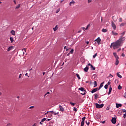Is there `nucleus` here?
<instances>
[{
	"mask_svg": "<svg viewBox=\"0 0 126 126\" xmlns=\"http://www.w3.org/2000/svg\"><path fill=\"white\" fill-rule=\"evenodd\" d=\"M122 57H125V54L123 53V54H122Z\"/></svg>",
	"mask_w": 126,
	"mask_h": 126,
	"instance_id": "nucleus-59",
	"label": "nucleus"
},
{
	"mask_svg": "<svg viewBox=\"0 0 126 126\" xmlns=\"http://www.w3.org/2000/svg\"><path fill=\"white\" fill-rule=\"evenodd\" d=\"M104 82L101 83L100 85V86L99 87V89H101L103 86H104Z\"/></svg>",
	"mask_w": 126,
	"mask_h": 126,
	"instance_id": "nucleus-16",
	"label": "nucleus"
},
{
	"mask_svg": "<svg viewBox=\"0 0 126 126\" xmlns=\"http://www.w3.org/2000/svg\"><path fill=\"white\" fill-rule=\"evenodd\" d=\"M94 87H96L97 85H98V84L97 83L96 81L94 82Z\"/></svg>",
	"mask_w": 126,
	"mask_h": 126,
	"instance_id": "nucleus-24",
	"label": "nucleus"
},
{
	"mask_svg": "<svg viewBox=\"0 0 126 126\" xmlns=\"http://www.w3.org/2000/svg\"><path fill=\"white\" fill-rule=\"evenodd\" d=\"M101 102V100H99V101H98L99 104H100Z\"/></svg>",
	"mask_w": 126,
	"mask_h": 126,
	"instance_id": "nucleus-64",
	"label": "nucleus"
},
{
	"mask_svg": "<svg viewBox=\"0 0 126 126\" xmlns=\"http://www.w3.org/2000/svg\"><path fill=\"white\" fill-rule=\"evenodd\" d=\"M23 51H24V52H26V48H24L23 49Z\"/></svg>",
	"mask_w": 126,
	"mask_h": 126,
	"instance_id": "nucleus-55",
	"label": "nucleus"
},
{
	"mask_svg": "<svg viewBox=\"0 0 126 126\" xmlns=\"http://www.w3.org/2000/svg\"><path fill=\"white\" fill-rule=\"evenodd\" d=\"M25 76H28V73H26L25 74Z\"/></svg>",
	"mask_w": 126,
	"mask_h": 126,
	"instance_id": "nucleus-58",
	"label": "nucleus"
},
{
	"mask_svg": "<svg viewBox=\"0 0 126 126\" xmlns=\"http://www.w3.org/2000/svg\"><path fill=\"white\" fill-rule=\"evenodd\" d=\"M75 3V1H74V0H72L71 2H70L69 5L70 6H71V5H74Z\"/></svg>",
	"mask_w": 126,
	"mask_h": 126,
	"instance_id": "nucleus-9",
	"label": "nucleus"
},
{
	"mask_svg": "<svg viewBox=\"0 0 126 126\" xmlns=\"http://www.w3.org/2000/svg\"><path fill=\"white\" fill-rule=\"evenodd\" d=\"M70 105H72V106H74L75 105V103H72V102H70Z\"/></svg>",
	"mask_w": 126,
	"mask_h": 126,
	"instance_id": "nucleus-41",
	"label": "nucleus"
},
{
	"mask_svg": "<svg viewBox=\"0 0 126 126\" xmlns=\"http://www.w3.org/2000/svg\"><path fill=\"white\" fill-rule=\"evenodd\" d=\"M43 75H45V74H46V72H43Z\"/></svg>",
	"mask_w": 126,
	"mask_h": 126,
	"instance_id": "nucleus-61",
	"label": "nucleus"
},
{
	"mask_svg": "<svg viewBox=\"0 0 126 126\" xmlns=\"http://www.w3.org/2000/svg\"><path fill=\"white\" fill-rule=\"evenodd\" d=\"M78 89L80 91H82V92H84V93H81V94L82 95H85V94H86V91L84 89V88L81 87V88H79Z\"/></svg>",
	"mask_w": 126,
	"mask_h": 126,
	"instance_id": "nucleus-4",
	"label": "nucleus"
},
{
	"mask_svg": "<svg viewBox=\"0 0 126 126\" xmlns=\"http://www.w3.org/2000/svg\"><path fill=\"white\" fill-rule=\"evenodd\" d=\"M87 44L88 45L89 44V41H86Z\"/></svg>",
	"mask_w": 126,
	"mask_h": 126,
	"instance_id": "nucleus-62",
	"label": "nucleus"
},
{
	"mask_svg": "<svg viewBox=\"0 0 126 126\" xmlns=\"http://www.w3.org/2000/svg\"><path fill=\"white\" fill-rule=\"evenodd\" d=\"M54 31H57L58 30V25H56L55 28H53Z\"/></svg>",
	"mask_w": 126,
	"mask_h": 126,
	"instance_id": "nucleus-20",
	"label": "nucleus"
},
{
	"mask_svg": "<svg viewBox=\"0 0 126 126\" xmlns=\"http://www.w3.org/2000/svg\"><path fill=\"white\" fill-rule=\"evenodd\" d=\"M113 55L116 58V59H119V56H118V55H117V53L116 52H114L113 53Z\"/></svg>",
	"mask_w": 126,
	"mask_h": 126,
	"instance_id": "nucleus-13",
	"label": "nucleus"
},
{
	"mask_svg": "<svg viewBox=\"0 0 126 126\" xmlns=\"http://www.w3.org/2000/svg\"><path fill=\"white\" fill-rule=\"evenodd\" d=\"M112 18H113V20L114 21H117V20H115V19H114V18H115V16H114L112 17Z\"/></svg>",
	"mask_w": 126,
	"mask_h": 126,
	"instance_id": "nucleus-54",
	"label": "nucleus"
},
{
	"mask_svg": "<svg viewBox=\"0 0 126 126\" xmlns=\"http://www.w3.org/2000/svg\"><path fill=\"white\" fill-rule=\"evenodd\" d=\"M123 43L124 42H123V40L122 39H119L115 42L111 43L110 48H113L114 50H116V49H119L120 47H122V45H123Z\"/></svg>",
	"mask_w": 126,
	"mask_h": 126,
	"instance_id": "nucleus-1",
	"label": "nucleus"
},
{
	"mask_svg": "<svg viewBox=\"0 0 126 126\" xmlns=\"http://www.w3.org/2000/svg\"><path fill=\"white\" fill-rule=\"evenodd\" d=\"M45 121H46V118H43V119L41 120V123H44Z\"/></svg>",
	"mask_w": 126,
	"mask_h": 126,
	"instance_id": "nucleus-30",
	"label": "nucleus"
},
{
	"mask_svg": "<svg viewBox=\"0 0 126 126\" xmlns=\"http://www.w3.org/2000/svg\"><path fill=\"white\" fill-rule=\"evenodd\" d=\"M12 49H13V47L10 46V47H9L7 49V51H8V52H9L10 51H11V50H12Z\"/></svg>",
	"mask_w": 126,
	"mask_h": 126,
	"instance_id": "nucleus-17",
	"label": "nucleus"
},
{
	"mask_svg": "<svg viewBox=\"0 0 126 126\" xmlns=\"http://www.w3.org/2000/svg\"><path fill=\"white\" fill-rule=\"evenodd\" d=\"M124 97L126 98V93L124 94Z\"/></svg>",
	"mask_w": 126,
	"mask_h": 126,
	"instance_id": "nucleus-51",
	"label": "nucleus"
},
{
	"mask_svg": "<svg viewBox=\"0 0 126 126\" xmlns=\"http://www.w3.org/2000/svg\"><path fill=\"white\" fill-rule=\"evenodd\" d=\"M95 92H96V90H95V89H94V90H93L91 91V93H92V94L95 93Z\"/></svg>",
	"mask_w": 126,
	"mask_h": 126,
	"instance_id": "nucleus-28",
	"label": "nucleus"
},
{
	"mask_svg": "<svg viewBox=\"0 0 126 126\" xmlns=\"http://www.w3.org/2000/svg\"><path fill=\"white\" fill-rule=\"evenodd\" d=\"M123 22V18H119V22Z\"/></svg>",
	"mask_w": 126,
	"mask_h": 126,
	"instance_id": "nucleus-35",
	"label": "nucleus"
},
{
	"mask_svg": "<svg viewBox=\"0 0 126 126\" xmlns=\"http://www.w3.org/2000/svg\"><path fill=\"white\" fill-rule=\"evenodd\" d=\"M95 41L97 42L98 45L101 44V38L100 37H98Z\"/></svg>",
	"mask_w": 126,
	"mask_h": 126,
	"instance_id": "nucleus-6",
	"label": "nucleus"
},
{
	"mask_svg": "<svg viewBox=\"0 0 126 126\" xmlns=\"http://www.w3.org/2000/svg\"><path fill=\"white\" fill-rule=\"evenodd\" d=\"M112 89H113V88H112L111 87H110L109 91L108 92V95H110V94H111V92H112Z\"/></svg>",
	"mask_w": 126,
	"mask_h": 126,
	"instance_id": "nucleus-18",
	"label": "nucleus"
},
{
	"mask_svg": "<svg viewBox=\"0 0 126 126\" xmlns=\"http://www.w3.org/2000/svg\"><path fill=\"white\" fill-rule=\"evenodd\" d=\"M84 126V122L82 121L81 123V126Z\"/></svg>",
	"mask_w": 126,
	"mask_h": 126,
	"instance_id": "nucleus-31",
	"label": "nucleus"
},
{
	"mask_svg": "<svg viewBox=\"0 0 126 126\" xmlns=\"http://www.w3.org/2000/svg\"><path fill=\"white\" fill-rule=\"evenodd\" d=\"M22 76V74H20L19 76V78L20 79L21 78V77Z\"/></svg>",
	"mask_w": 126,
	"mask_h": 126,
	"instance_id": "nucleus-45",
	"label": "nucleus"
},
{
	"mask_svg": "<svg viewBox=\"0 0 126 126\" xmlns=\"http://www.w3.org/2000/svg\"><path fill=\"white\" fill-rule=\"evenodd\" d=\"M64 49H66V51H68V49H67V46H64Z\"/></svg>",
	"mask_w": 126,
	"mask_h": 126,
	"instance_id": "nucleus-49",
	"label": "nucleus"
},
{
	"mask_svg": "<svg viewBox=\"0 0 126 126\" xmlns=\"http://www.w3.org/2000/svg\"><path fill=\"white\" fill-rule=\"evenodd\" d=\"M55 112H54V111H50V113H51V114H54Z\"/></svg>",
	"mask_w": 126,
	"mask_h": 126,
	"instance_id": "nucleus-57",
	"label": "nucleus"
},
{
	"mask_svg": "<svg viewBox=\"0 0 126 126\" xmlns=\"http://www.w3.org/2000/svg\"><path fill=\"white\" fill-rule=\"evenodd\" d=\"M88 69H89V68L87 66L84 68V70L85 72H88Z\"/></svg>",
	"mask_w": 126,
	"mask_h": 126,
	"instance_id": "nucleus-12",
	"label": "nucleus"
},
{
	"mask_svg": "<svg viewBox=\"0 0 126 126\" xmlns=\"http://www.w3.org/2000/svg\"><path fill=\"white\" fill-rule=\"evenodd\" d=\"M50 94V92H47L46 94L45 95V96H46V95H48V94Z\"/></svg>",
	"mask_w": 126,
	"mask_h": 126,
	"instance_id": "nucleus-53",
	"label": "nucleus"
},
{
	"mask_svg": "<svg viewBox=\"0 0 126 126\" xmlns=\"http://www.w3.org/2000/svg\"><path fill=\"white\" fill-rule=\"evenodd\" d=\"M94 99H98V96H99V94H94Z\"/></svg>",
	"mask_w": 126,
	"mask_h": 126,
	"instance_id": "nucleus-14",
	"label": "nucleus"
},
{
	"mask_svg": "<svg viewBox=\"0 0 126 126\" xmlns=\"http://www.w3.org/2000/svg\"><path fill=\"white\" fill-rule=\"evenodd\" d=\"M60 11H61V9L59 8L57 10L56 13H59V12H60Z\"/></svg>",
	"mask_w": 126,
	"mask_h": 126,
	"instance_id": "nucleus-33",
	"label": "nucleus"
},
{
	"mask_svg": "<svg viewBox=\"0 0 126 126\" xmlns=\"http://www.w3.org/2000/svg\"><path fill=\"white\" fill-rule=\"evenodd\" d=\"M125 23H122L121 25H120V26H125Z\"/></svg>",
	"mask_w": 126,
	"mask_h": 126,
	"instance_id": "nucleus-47",
	"label": "nucleus"
},
{
	"mask_svg": "<svg viewBox=\"0 0 126 126\" xmlns=\"http://www.w3.org/2000/svg\"><path fill=\"white\" fill-rule=\"evenodd\" d=\"M20 7V4H19L15 8V9H18Z\"/></svg>",
	"mask_w": 126,
	"mask_h": 126,
	"instance_id": "nucleus-27",
	"label": "nucleus"
},
{
	"mask_svg": "<svg viewBox=\"0 0 126 126\" xmlns=\"http://www.w3.org/2000/svg\"><path fill=\"white\" fill-rule=\"evenodd\" d=\"M108 85H107V84L105 85V86H104V88L105 89H108Z\"/></svg>",
	"mask_w": 126,
	"mask_h": 126,
	"instance_id": "nucleus-38",
	"label": "nucleus"
},
{
	"mask_svg": "<svg viewBox=\"0 0 126 126\" xmlns=\"http://www.w3.org/2000/svg\"><path fill=\"white\" fill-rule=\"evenodd\" d=\"M111 26L114 30H116V29H117V26H116V24H115V23H114V22H112Z\"/></svg>",
	"mask_w": 126,
	"mask_h": 126,
	"instance_id": "nucleus-5",
	"label": "nucleus"
},
{
	"mask_svg": "<svg viewBox=\"0 0 126 126\" xmlns=\"http://www.w3.org/2000/svg\"><path fill=\"white\" fill-rule=\"evenodd\" d=\"M116 60L115 64L116 65H118V64H119V58H116Z\"/></svg>",
	"mask_w": 126,
	"mask_h": 126,
	"instance_id": "nucleus-15",
	"label": "nucleus"
},
{
	"mask_svg": "<svg viewBox=\"0 0 126 126\" xmlns=\"http://www.w3.org/2000/svg\"><path fill=\"white\" fill-rule=\"evenodd\" d=\"M102 32H103L104 33H106V32H107L108 31L107 29H103L102 30Z\"/></svg>",
	"mask_w": 126,
	"mask_h": 126,
	"instance_id": "nucleus-21",
	"label": "nucleus"
},
{
	"mask_svg": "<svg viewBox=\"0 0 126 126\" xmlns=\"http://www.w3.org/2000/svg\"><path fill=\"white\" fill-rule=\"evenodd\" d=\"M95 107L97 109H101L104 107V104H99L98 103H95Z\"/></svg>",
	"mask_w": 126,
	"mask_h": 126,
	"instance_id": "nucleus-3",
	"label": "nucleus"
},
{
	"mask_svg": "<svg viewBox=\"0 0 126 126\" xmlns=\"http://www.w3.org/2000/svg\"><path fill=\"white\" fill-rule=\"evenodd\" d=\"M59 109L61 112H64V108L62 105H59Z\"/></svg>",
	"mask_w": 126,
	"mask_h": 126,
	"instance_id": "nucleus-8",
	"label": "nucleus"
},
{
	"mask_svg": "<svg viewBox=\"0 0 126 126\" xmlns=\"http://www.w3.org/2000/svg\"><path fill=\"white\" fill-rule=\"evenodd\" d=\"M94 90H95V91L97 92V91H98V90H100V89H99V88L98 89V88H95Z\"/></svg>",
	"mask_w": 126,
	"mask_h": 126,
	"instance_id": "nucleus-44",
	"label": "nucleus"
},
{
	"mask_svg": "<svg viewBox=\"0 0 126 126\" xmlns=\"http://www.w3.org/2000/svg\"><path fill=\"white\" fill-rule=\"evenodd\" d=\"M73 111L75 112H77V108L74 107Z\"/></svg>",
	"mask_w": 126,
	"mask_h": 126,
	"instance_id": "nucleus-39",
	"label": "nucleus"
},
{
	"mask_svg": "<svg viewBox=\"0 0 126 126\" xmlns=\"http://www.w3.org/2000/svg\"><path fill=\"white\" fill-rule=\"evenodd\" d=\"M92 2V0H88V3H90Z\"/></svg>",
	"mask_w": 126,
	"mask_h": 126,
	"instance_id": "nucleus-40",
	"label": "nucleus"
},
{
	"mask_svg": "<svg viewBox=\"0 0 126 126\" xmlns=\"http://www.w3.org/2000/svg\"><path fill=\"white\" fill-rule=\"evenodd\" d=\"M126 34V32H123L121 33L120 34L121 35L119 39H121L123 40V42H124L126 40V37H124V35Z\"/></svg>",
	"mask_w": 126,
	"mask_h": 126,
	"instance_id": "nucleus-2",
	"label": "nucleus"
},
{
	"mask_svg": "<svg viewBox=\"0 0 126 126\" xmlns=\"http://www.w3.org/2000/svg\"><path fill=\"white\" fill-rule=\"evenodd\" d=\"M86 124L87 125V126H89V125H90V122L86 121Z\"/></svg>",
	"mask_w": 126,
	"mask_h": 126,
	"instance_id": "nucleus-32",
	"label": "nucleus"
},
{
	"mask_svg": "<svg viewBox=\"0 0 126 126\" xmlns=\"http://www.w3.org/2000/svg\"><path fill=\"white\" fill-rule=\"evenodd\" d=\"M29 109H34V106H31L29 107Z\"/></svg>",
	"mask_w": 126,
	"mask_h": 126,
	"instance_id": "nucleus-50",
	"label": "nucleus"
},
{
	"mask_svg": "<svg viewBox=\"0 0 126 126\" xmlns=\"http://www.w3.org/2000/svg\"><path fill=\"white\" fill-rule=\"evenodd\" d=\"M117 76H118L119 77V78H122V75H121L120 74H119V73H117Z\"/></svg>",
	"mask_w": 126,
	"mask_h": 126,
	"instance_id": "nucleus-23",
	"label": "nucleus"
},
{
	"mask_svg": "<svg viewBox=\"0 0 126 126\" xmlns=\"http://www.w3.org/2000/svg\"><path fill=\"white\" fill-rule=\"evenodd\" d=\"M88 66H90L91 67H93V65H92L91 63H89V64H88Z\"/></svg>",
	"mask_w": 126,
	"mask_h": 126,
	"instance_id": "nucleus-42",
	"label": "nucleus"
},
{
	"mask_svg": "<svg viewBox=\"0 0 126 126\" xmlns=\"http://www.w3.org/2000/svg\"><path fill=\"white\" fill-rule=\"evenodd\" d=\"M112 35H113V36H118V33L115 32V31H113L112 32Z\"/></svg>",
	"mask_w": 126,
	"mask_h": 126,
	"instance_id": "nucleus-10",
	"label": "nucleus"
},
{
	"mask_svg": "<svg viewBox=\"0 0 126 126\" xmlns=\"http://www.w3.org/2000/svg\"><path fill=\"white\" fill-rule=\"evenodd\" d=\"M121 48L119 49L118 50V52H120V51H121Z\"/></svg>",
	"mask_w": 126,
	"mask_h": 126,
	"instance_id": "nucleus-63",
	"label": "nucleus"
},
{
	"mask_svg": "<svg viewBox=\"0 0 126 126\" xmlns=\"http://www.w3.org/2000/svg\"><path fill=\"white\" fill-rule=\"evenodd\" d=\"M118 89L119 90H121V89H122V86H121V85H119V86H118Z\"/></svg>",
	"mask_w": 126,
	"mask_h": 126,
	"instance_id": "nucleus-34",
	"label": "nucleus"
},
{
	"mask_svg": "<svg viewBox=\"0 0 126 126\" xmlns=\"http://www.w3.org/2000/svg\"><path fill=\"white\" fill-rule=\"evenodd\" d=\"M85 119H86V117H83L82 118V122H84L85 121Z\"/></svg>",
	"mask_w": 126,
	"mask_h": 126,
	"instance_id": "nucleus-36",
	"label": "nucleus"
},
{
	"mask_svg": "<svg viewBox=\"0 0 126 126\" xmlns=\"http://www.w3.org/2000/svg\"><path fill=\"white\" fill-rule=\"evenodd\" d=\"M73 52H74V50L73 49H71V50L69 52V54H73Z\"/></svg>",
	"mask_w": 126,
	"mask_h": 126,
	"instance_id": "nucleus-26",
	"label": "nucleus"
},
{
	"mask_svg": "<svg viewBox=\"0 0 126 126\" xmlns=\"http://www.w3.org/2000/svg\"><path fill=\"white\" fill-rule=\"evenodd\" d=\"M11 33L12 34V35H13V36L15 35V31L12 30L11 31Z\"/></svg>",
	"mask_w": 126,
	"mask_h": 126,
	"instance_id": "nucleus-19",
	"label": "nucleus"
},
{
	"mask_svg": "<svg viewBox=\"0 0 126 126\" xmlns=\"http://www.w3.org/2000/svg\"><path fill=\"white\" fill-rule=\"evenodd\" d=\"M111 122L112 123V124H116V123H117V119H116V118L113 117L111 120Z\"/></svg>",
	"mask_w": 126,
	"mask_h": 126,
	"instance_id": "nucleus-7",
	"label": "nucleus"
},
{
	"mask_svg": "<svg viewBox=\"0 0 126 126\" xmlns=\"http://www.w3.org/2000/svg\"><path fill=\"white\" fill-rule=\"evenodd\" d=\"M91 69H92L93 70H95V67L93 66V67H91Z\"/></svg>",
	"mask_w": 126,
	"mask_h": 126,
	"instance_id": "nucleus-29",
	"label": "nucleus"
},
{
	"mask_svg": "<svg viewBox=\"0 0 126 126\" xmlns=\"http://www.w3.org/2000/svg\"><path fill=\"white\" fill-rule=\"evenodd\" d=\"M14 2L15 4H16V1H15V0H14Z\"/></svg>",
	"mask_w": 126,
	"mask_h": 126,
	"instance_id": "nucleus-60",
	"label": "nucleus"
},
{
	"mask_svg": "<svg viewBox=\"0 0 126 126\" xmlns=\"http://www.w3.org/2000/svg\"><path fill=\"white\" fill-rule=\"evenodd\" d=\"M77 77L78 78L79 80L81 79L80 76H79V74H76Z\"/></svg>",
	"mask_w": 126,
	"mask_h": 126,
	"instance_id": "nucleus-25",
	"label": "nucleus"
},
{
	"mask_svg": "<svg viewBox=\"0 0 126 126\" xmlns=\"http://www.w3.org/2000/svg\"><path fill=\"white\" fill-rule=\"evenodd\" d=\"M96 57H97V53H95V54L93 56L94 59H95V58H96Z\"/></svg>",
	"mask_w": 126,
	"mask_h": 126,
	"instance_id": "nucleus-37",
	"label": "nucleus"
},
{
	"mask_svg": "<svg viewBox=\"0 0 126 126\" xmlns=\"http://www.w3.org/2000/svg\"><path fill=\"white\" fill-rule=\"evenodd\" d=\"M10 40L11 41V43H13V41H14V40L13 39V37H10Z\"/></svg>",
	"mask_w": 126,
	"mask_h": 126,
	"instance_id": "nucleus-22",
	"label": "nucleus"
},
{
	"mask_svg": "<svg viewBox=\"0 0 126 126\" xmlns=\"http://www.w3.org/2000/svg\"><path fill=\"white\" fill-rule=\"evenodd\" d=\"M12 126V125L10 123H8L7 124V126Z\"/></svg>",
	"mask_w": 126,
	"mask_h": 126,
	"instance_id": "nucleus-46",
	"label": "nucleus"
},
{
	"mask_svg": "<svg viewBox=\"0 0 126 126\" xmlns=\"http://www.w3.org/2000/svg\"><path fill=\"white\" fill-rule=\"evenodd\" d=\"M124 118L125 119L126 118V113L124 114Z\"/></svg>",
	"mask_w": 126,
	"mask_h": 126,
	"instance_id": "nucleus-52",
	"label": "nucleus"
},
{
	"mask_svg": "<svg viewBox=\"0 0 126 126\" xmlns=\"http://www.w3.org/2000/svg\"><path fill=\"white\" fill-rule=\"evenodd\" d=\"M122 104L116 103V108H117L122 107Z\"/></svg>",
	"mask_w": 126,
	"mask_h": 126,
	"instance_id": "nucleus-11",
	"label": "nucleus"
},
{
	"mask_svg": "<svg viewBox=\"0 0 126 126\" xmlns=\"http://www.w3.org/2000/svg\"><path fill=\"white\" fill-rule=\"evenodd\" d=\"M122 111H123V113H126V109H123V110H122Z\"/></svg>",
	"mask_w": 126,
	"mask_h": 126,
	"instance_id": "nucleus-48",
	"label": "nucleus"
},
{
	"mask_svg": "<svg viewBox=\"0 0 126 126\" xmlns=\"http://www.w3.org/2000/svg\"><path fill=\"white\" fill-rule=\"evenodd\" d=\"M54 115H59V114H60V113L58 112L57 113L54 112V113H53Z\"/></svg>",
	"mask_w": 126,
	"mask_h": 126,
	"instance_id": "nucleus-43",
	"label": "nucleus"
},
{
	"mask_svg": "<svg viewBox=\"0 0 126 126\" xmlns=\"http://www.w3.org/2000/svg\"><path fill=\"white\" fill-rule=\"evenodd\" d=\"M107 84H108V85H110V84H111V82H108L107 83Z\"/></svg>",
	"mask_w": 126,
	"mask_h": 126,
	"instance_id": "nucleus-56",
	"label": "nucleus"
}]
</instances>
